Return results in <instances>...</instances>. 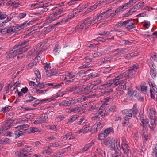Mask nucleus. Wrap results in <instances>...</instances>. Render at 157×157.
I'll return each instance as SVG.
<instances>
[{
    "label": "nucleus",
    "instance_id": "nucleus-16",
    "mask_svg": "<svg viewBox=\"0 0 157 157\" xmlns=\"http://www.w3.org/2000/svg\"><path fill=\"white\" fill-rule=\"evenodd\" d=\"M121 148L124 151V154L128 155L130 151L129 147L126 143H122Z\"/></svg>",
    "mask_w": 157,
    "mask_h": 157
},
{
    "label": "nucleus",
    "instance_id": "nucleus-59",
    "mask_svg": "<svg viewBox=\"0 0 157 157\" xmlns=\"http://www.w3.org/2000/svg\"><path fill=\"white\" fill-rule=\"evenodd\" d=\"M74 17L75 15H74L72 11L69 14L67 17L64 18L67 19V21L69 19H71Z\"/></svg>",
    "mask_w": 157,
    "mask_h": 157
},
{
    "label": "nucleus",
    "instance_id": "nucleus-25",
    "mask_svg": "<svg viewBox=\"0 0 157 157\" xmlns=\"http://www.w3.org/2000/svg\"><path fill=\"white\" fill-rule=\"evenodd\" d=\"M74 113H76L82 114L84 112V110L80 107L78 106L74 108Z\"/></svg>",
    "mask_w": 157,
    "mask_h": 157
},
{
    "label": "nucleus",
    "instance_id": "nucleus-37",
    "mask_svg": "<svg viewBox=\"0 0 157 157\" xmlns=\"http://www.w3.org/2000/svg\"><path fill=\"white\" fill-rule=\"evenodd\" d=\"M67 21V20L66 18H63L62 20H60L58 22H57L56 24H54L50 26L51 28V29H52L53 28H54L55 26L56 25H58V24L61 23H63L64 22H65Z\"/></svg>",
    "mask_w": 157,
    "mask_h": 157
},
{
    "label": "nucleus",
    "instance_id": "nucleus-9",
    "mask_svg": "<svg viewBox=\"0 0 157 157\" xmlns=\"http://www.w3.org/2000/svg\"><path fill=\"white\" fill-rule=\"evenodd\" d=\"M148 82L150 86L152 87L150 89L151 97V98L154 99L155 98L154 93H157V86L150 79H149Z\"/></svg>",
    "mask_w": 157,
    "mask_h": 157
},
{
    "label": "nucleus",
    "instance_id": "nucleus-38",
    "mask_svg": "<svg viewBox=\"0 0 157 157\" xmlns=\"http://www.w3.org/2000/svg\"><path fill=\"white\" fill-rule=\"evenodd\" d=\"M127 94L130 97L133 96L135 97L137 94V91L134 90H129L128 91Z\"/></svg>",
    "mask_w": 157,
    "mask_h": 157
},
{
    "label": "nucleus",
    "instance_id": "nucleus-32",
    "mask_svg": "<svg viewBox=\"0 0 157 157\" xmlns=\"http://www.w3.org/2000/svg\"><path fill=\"white\" fill-rule=\"evenodd\" d=\"M36 82L37 83L36 85V86L37 87L41 89L44 88L45 86H46V84L45 85L44 82H39V81L37 80V79H36Z\"/></svg>",
    "mask_w": 157,
    "mask_h": 157
},
{
    "label": "nucleus",
    "instance_id": "nucleus-23",
    "mask_svg": "<svg viewBox=\"0 0 157 157\" xmlns=\"http://www.w3.org/2000/svg\"><path fill=\"white\" fill-rule=\"evenodd\" d=\"M129 47L127 48H122L120 49H118L117 50V52L118 54L121 55L125 53L128 52L129 50Z\"/></svg>",
    "mask_w": 157,
    "mask_h": 157
},
{
    "label": "nucleus",
    "instance_id": "nucleus-46",
    "mask_svg": "<svg viewBox=\"0 0 157 157\" xmlns=\"http://www.w3.org/2000/svg\"><path fill=\"white\" fill-rule=\"evenodd\" d=\"M128 73L126 72H124L123 73L120 74L117 77V79L122 78L124 77H126L127 78Z\"/></svg>",
    "mask_w": 157,
    "mask_h": 157
},
{
    "label": "nucleus",
    "instance_id": "nucleus-57",
    "mask_svg": "<svg viewBox=\"0 0 157 157\" xmlns=\"http://www.w3.org/2000/svg\"><path fill=\"white\" fill-rule=\"evenodd\" d=\"M88 98V97L85 96V97H82L81 98H78L77 99V102H82L84 101L85 100H86V99Z\"/></svg>",
    "mask_w": 157,
    "mask_h": 157
},
{
    "label": "nucleus",
    "instance_id": "nucleus-45",
    "mask_svg": "<svg viewBox=\"0 0 157 157\" xmlns=\"http://www.w3.org/2000/svg\"><path fill=\"white\" fill-rule=\"evenodd\" d=\"M27 121V120L26 119H24L22 118L15 119L13 121L16 123H21L23 122H25Z\"/></svg>",
    "mask_w": 157,
    "mask_h": 157
},
{
    "label": "nucleus",
    "instance_id": "nucleus-43",
    "mask_svg": "<svg viewBox=\"0 0 157 157\" xmlns=\"http://www.w3.org/2000/svg\"><path fill=\"white\" fill-rule=\"evenodd\" d=\"M15 28V26L8 28V33H12L16 32Z\"/></svg>",
    "mask_w": 157,
    "mask_h": 157
},
{
    "label": "nucleus",
    "instance_id": "nucleus-2",
    "mask_svg": "<svg viewBox=\"0 0 157 157\" xmlns=\"http://www.w3.org/2000/svg\"><path fill=\"white\" fill-rule=\"evenodd\" d=\"M104 144L112 150L121 149L120 142L117 138H108L103 141Z\"/></svg>",
    "mask_w": 157,
    "mask_h": 157
},
{
    "label": "nucleus",
    "instance_id": "nucleus-54",
    "mask_svg": "<svg viewBox=\"0 0 157 157\" xmlns=\"http://www.w3.org/2000/svg\"><path fill=\"white\" fill-rule=\"evenodd\" d=\"M150 74L153 78H155L156 77V71L155 68L151 70Z\"/></svg>",
    "mask_w": 157,
    "mask_h": 157
},
{
    "label": "nucleus",
    "instance_id": "nucleus-3",
    "mask_svg": "<svg viewBox=\"0 0 157 157\" xmlns=\"http://www.w3.org/2000/svg\"><path fill=\"white\" fill-rule=\"evenodd\" d=\"M93 24L89 17H87L83 20L81 23L78 24L77 26L72 30V33H75L77 32L80 33L84 29L87 28Z\"/></svg>",
    "mask_w": 157,
    "mask_h": 157
},
{
    "label": "nucleus",
    "instance_id": "nucleus-50",
    "mask_svg": "<svg viewBox=\"0 0 157 157\" xmlns=\"http://www.w3.org/2000/svg\"><path fill=\"white\" fill-rule=\"evenodd\" d=\"M30 131L29 133H34L35 132H40V131L38 128L36 127H31L29 128Z\"/></svg>",
    "mask_w": 157,
    "mask_h": 157
},
{
    "label": "nucleus",
    "instance_id": "nucleus-5",
    "mask_svg": "<svg viewBox=\"0 0 157 157\" xmlns=\"http://www.w3.org/2000/svg\"><path fill=\"white\" fill-rule=\"evenodd\" d=\"M122 113L123 114L126 116L124 118L125 120L128 121L132 117V114H137L138 110L136 107L133 106L131 109H126L123 110Z\"/></svg>",
    "mask_w": 157,
    "mask_h": 157
},
{
    "label": "nucleus",
    "instance_id": "nucleus-35",
    "mask_svg": "<svg viewBox=\"0 0 157 157\" xmlns=\"http://www.w3.org/2000/svg\"><path fill=\"white\" fill-rule=\"evenodd\" d=\"M75 76V73L73 72L68 73L66 75L65 79H70Z\"/></svg>",
    "mask_w": 157,
    "mask_h": 157
},
{
    "label": "nucleus",
    "instance_id": "nucleus-15",
    "mask_svg": "<svg viewBox=\"0 0 157 157\" xmlns=\"http://www.w3.org/2000/svg\"><path fill=\"white\" fill-rule=\"evenodd\" d=\"M13 122V121L11 120H7L5 124L2 127V131L9 129Z\"/></svg>",
    "mask_w": 157,
    "mask_h": 157
},
{
    "label": "nucleus",
    "instance_id": "nucleus-31",
    "mask_svg": "<svg viewBox=\"0 0 157 157\" xmlns=\"http://www.w3.org/2000/svg\"><path fill=\"white\" fill-rule=\"evenodd\" d=\"M88 126L87 124L84 125V126L80 130H78L77 131L78 132L79 134L81 133H85L87 131H88L89 129H88Z\"/></svg>",
    "mask_w": 157,
    "mask_h": 157
},
{
    "label": "nucleus",
    "instance_id": "nucleus-29",
    "mask_svg": "<svg viewBox=\"0 0 157 157\" xmlns=\"http://www.w3.org/2000/svg\"><path fill=\"white\" fill-rule=\"evenodd\" d=\"M127 72L128 73L127 78L133 77L135 75V71L130 70L129 69L127 71Z\"/></svg>",
    "mask_w": 157,
    "mask_h": 157
},
{
    "label": "nucleus",
    "instance_id": "nucleus-30",
    "mask_svg": "<svg viewBox=\"0 0 157 157\" xmlns=\"http://www.w3.org/2000/svg\"><path fill=\"white\" fill-rule=\"evenodd\" d=\"M136 10L133 7L129 10V11L124 15V17H128L130 15H132L133 13L135 12Z\"/></svg>",
    "mask_w": 157,
    "mask_h": 157
},
{
    "label": "nucleus",
    "instance_id": "nucleus-33",
    "mask_svg": "<svg viewBox=\"0 0 157 157\" xmlns=\"http://www.w3.org/2000/svg\"><path fill=\"white\" fill-rule=\"evenodd\" d=\"M92 66V64L91 63H90L87 62L86 63L84 64L83 65L80 67H79V69H82L84 68H86L90 67Z\"/></svg>",
    "mask_w": 157,
    "mask_h": 157
},
{
    "label": "nucleus",
    "instance_id": "nucleus-1",
    "mask_svg": "<svg viewBox=\"0 0 157 157\" xmlns=\"http://www.w3.org/2000/svg\"><path fill=\"white\" fill-rule=\"evenodd\" d=\"M28 42L29 40H27L21 42V44L15 45L12 50L6 53L7 59L12 58L17 55L21 54L23 52L26 51L30 47L26 46L22 47V46Z\"/></svg>",
    "mask_w": 157,
    "mask_h": 157
},
{
    "label": "nucleus",
    "instance_id": "nucleus-10",
    "mask_svg": "<svg viewBox=\"0 0 157 157\" xmlns=\"http://www.w3.org/2000/svg\"><path fill=\"white\" fill-rule=\"evenodd\" d=\"M76 100L75 98H71L69 100H63L59 103L60 106H69L75 105L76 103Z\"/></svg>",
    "mask_w": 157,
    "mask_h": 157
},
{
    "label": "nucleus",
    "instance_id": "nucleus-11",
    "mask_svg": "<svg viewBox=\"0 0 157 157\" xmlns=\"http://www.w3.org/2000/svg\"><path fill=\"white\" fill-rule=\"evenodd\" d=\"M60 17L61 16H55V13H52L48 17H47L46 22L43 25V26H45L53 21L59 19Z\"/></svg>",
    "mask_w": 157,
    "mask_h": 157
},
{
    "label": "nucleus",
    "instance_id": "nucleus-42",
    "mask_svg": "<svg viewBox=\"0 0 157 157\" xmlns=\"http://www.w3.org/2000/svg\"><path fill=\"white\" fill-rule=\"evenodd\" d=\"M95 152L101 156H103V155H105V152L100 148H97Z\"/></svg>",
    "mask_w": 157,
    "mask_h": 157
},
{
    "label": "nucleus",
    "instance_id": "nucleus-58",
    "mask_svg": "<svg viewBox=\"0 0 157 157\" xmlns=\"http://www.w3.org/2000/svg\"><path fill=\"white\" fill-rule=\"evenodd\" d=\"M26 15V13L25 12L20 13L18 15L17 17L20 19H22L25 17Z\"/></svg>",
    "mask_w": 157,
    "mask_h": 157
},
{
    "label": "nucleus",
    "instance_id": "nucleus-4",
    "mask_svg": "<svg viewBox=\"0 0 157 157\" xmlns=\"http://www.w3.org/2000/svg\"><path fill=\"white\" fill-rule=\"evenodd\" d=\"M111 9H109L100 14H98L93 18L89 17L93 25H94L98 21L103 19L106 17L107 14L111 11Z\"/></svg>",
    "mask_w": 157,
    "mask_h": 157
},
{
    "label": "nucleus",
    "instance_id": "nucleus-17",
    "mask_svg": "<svg viewBox=\"0 0 157 157\" xmlns=\"http://www.w3.org/2000/svg\"><path fill=\"white\" fill-rule=\"evenodd\" d=\"M56 10V11L54 12L55 14L60 15V14L64 11L65 9L64 8L61 7L59 8H57V7H54L52 8L51 10Z\"/></svg>",
    "mask_w": 157,
    "mask_h": 157
},
{
    "label": "nucleus",
    "instance_id": "nucleus-49",
    "mask_svg": "<svg viewBox=\"0 0 157 157\" xmlns=\"http://www.w3.org/2000/svg\"><path fill=\"white\" fill-rule=\"evenodd\" d=\"M100 122H97L94 126V128H96V131H97L99 129H101L102 128L101 123Z\"/></svg>",
    "mask_w": 157,
    "mask_h": 157
},
{
    "label": "nucleus",
    "instance_id": "nucleus-8",
    "mask_svg": "<svg viewBox=\"0 0 157 157\" xmlns=\"http://www.w3.org/2000/svg\"><path fill=\"white\" fill-rule=\"evenodd\" d=\"M44 45V44L42 43L38 44L34 49L28 52L29 56H31L33 52H37V56L40 57V56H39L40 52L45 50Z\"/></svg>",
    "mask_w": 157,
    "mask_h": 157
},
{
    "label": "nucleus",
    "instance_id": "nucleus-41",
    "mask_svg": "<svg viewBox=\"0 0 157 157\" xmlns=\"http://www.w3.org/2000/svg\"><path fill=\"white\" fill-rule=\"evenodd\" d=\"M39 117L41 120L42 123H44L47 121L48 120V118L47 116H43V115L40 116H39Z\"/></svg>",
    "mask_w": 157,
    "mask_h": 157
},
{
    "label": "nucleus",
    "instance_id": "nucleus-14",
    "mask_svg": "<svg viewBox=\"0 0 157 157\" xmlns=\"http://www.w3.org/2000/svg\"><path fill=\"white\" fill-rule=\"evenodd\" d=\"M125 27L128 30H130L136 27L134 21L132 19L125 21Z\"/></svg>",
    "mask_w": 157,
    "mask_h": 157
},
{
    "label": "nucleus",
    "instance_id": "nucleus-26",
    "mask_svg": "<svg viewBox=\"0 0 157 157\" xmlns=\"http://www.w3.org/2000/svg\"><path fill=\"white\" fill-rule=\"evenodd\" d=\"M54 54L58 55L61 51V47L59 44H56L53 50Z\"/></svg>",
    "mask_w": 157,
    "mask_h": 157
},
{
    "label": "nucleus",
    "instance_id": "nucleus-63",
    "mask_svg": "<svg viewBox=\"0 0 157 157\" xmlns=\"http://www.w3.org/2000/svg\"><path fill=\"white\" fill-rule=\"evenodd\" d=\"M34 72L37 78L40 80L41 78V76L39 71L35 70L34 71Z\"/></svg>",
    "mask_w": 157,
    "mask_h": 157
},
{
    "label": "nucleus",
    "instance_id": "nucleus-21",
    "mask_svg": "<svg viewBox=\"0 0 157 157\" xmlns=\"http://www.w3.org/2000/svg\"><path fill=\"white\" fill-rule=\"evenodd\" d=\"M91 69H89L86 71L81 70L78 72L77 74L76 77L78 78L79 77H83L85 76V74L87 73L88 72L90 71H91Z\"/></svg>",
    "mask_w": 157,
    "mask_h": 157
},
{
    "label": "nucleus",
    "instance_id": "nucleus-28",
    "mask_svg": "<svg viewBox=\"0 0 157 157\" xmlns=\"http://www.w3.org/2000/svg\"><path fill=\"white\" fill-rule=\"evenodd\" d=\"M78 115L71 116L70 118L68 119L67 123H71L75 121L78 117Z\"/></svg>",
    "mask_w": 157,
    "mask_h": 157
},
{
    "label": "nucleus",
    "instance_id": "nucleus-40",
    "mask_svg": "<svg viewBox=\"0 0 157 157\" xmlns=\"http://www.w3.org/2000/svg\"><path fill=\"white\" fill-rule=\"evenodd\" d=\"M94 144V142L92 141L90 143H89L86 145L84 147L83 150L84 151H86L90 148L92 145Z\"/></svg>",
    "mask_w": 157,
    "mask_h": 157
},
{
    "label": "nucleus",
    "instance_id": "nucleus-52",
    "mask_svg": "<svg viewBox=\"0 0 157 157\" xmlns=\"http://www.w3.org/2000/svg\"><path fill=\"white\" fill-rule=\"evenodd\" d=\"M107 136L104 132H102L99 135L98 139L99 140H104Z\"/></svg>",
    "mask_w": 157,
    "mask_h": 157
},
{
    "label": "nucleus",
    "instance_id": "nucleus-18",
    "mask_svg": "<svg viewBox=\"0 0 157 157\" xmlns=\"http://www.w3.org/2000/svg\"><path fill=\"white\" fill-rule=\"evenodd\" d=\"M29 23H28L26 24V22H24L23 24L19 25H16L15 26L17 31H19L20 30L23 29L25 27L27 26V25H29Z\"/></svg>",
    "mask_w": 157,
    "mask_h": 157
},
{
    "label": "nucleus",
    "instance_id": "nucleus-47",
    "mask_svg": "<svg viewBox=\"0 0 157 157\" xmlns=\"http://www.w3.org/2000/svg\"><path fill=\"white\" fill-rule=\"evenodd\" d=\"M88 76L89 78H92L98 76L99 74L95 72H94L89 74Z\"/></svg>",
    "mask_w": 157,
    "mask_h": 157
},
{
    "label": "nucleus",
    "instance_id": "nucleus-24",
    "mask_svg": "<svg viewBox=\"0 0 157 157\" xmlns=\"http://www.w3.org/2000/svg\"><path fill=\"white\" fill-rule=\"evenodd\" d=\"M121 89H123L124 90H128L130 89L131 87V85L130 82H127L123 85H121L120 86Z\"/></svg>",
    "mask_w": 157,
    "mask_h": 157
},
{
    "label": "nucleus",
    "instance_id": "nucleus-51",
    "mask_svg": "<svg viewBox=\"0 0 157 157\" xmlns=\"http://www.w3.org/2000/svg\"><path fill=\"white\" fill-rule=\"evenodd\" d=\"M113 128L109 127L105 130L103 132L105 134V135L107 136L109 134L113 131Z\"/></svg>",
    "mask_w": 157,
    "mask_h": 157
},
{
    "label": "nucleus",
    "instance_id": "nucleus-6",
    "mask_svg": "<svg viewBox=\"0 0 157 157\" xmlns=\"http://www.w3.org/2000/svg\"><path fill=\"white\" fill-rule=\"evenodd\" d=\"M49 6V3H46L45 4H41L40 3L33 4L31 5V8L32 9H34L36 8L39 7H42L43 8L41 10V12H37L36 13V14H41L43 12L47 11L48 9L46 7Z\"/></svg>",
    "mask_w": 157,
    "mask_h": 157
},
{
    "label": "nucleus",
    "instance_id": "nucleus-7",
    "mask_svg": "<svg viewBox=\"0 0 157 157\" xmlns=\"http://www.w3.org/2000/svg\"><path fill=\"white\" fill-rule=\"evenodd\" d=\"M119 79H117V77L115 79H113L107 82L106 84L104 85V86L106 87H114L115 86H118V85L121 84H123L124 82V80H119Z\"/></svg>",
    "mask_w": 157,
    "mask_h": 157
},
{
    "label": "nucleus",
    "instance_id": "nucleus-53",
    "mask_svg": "<svg viewBox=\"0 0 157 157\" xmlns=\"http://www.w3.org/2000/svg\"><path fill=\"white\" fill-rule=\"evenodd\" d=\"M0 141L1 143L5 144L10 143L11 142V141L9 139L7 138H6L4 139H2Z\"/></svg>",
    "mask_w": 157,
    "mask_h": 157
},
{
    "label": "nucleus",
    "instance_id": "nucleus-60",
    "mask_svg": "<svg viewBox=\"0 0 157 157\" xmlns=\"http://www.w3.org/2000/svg\"><path fill=\"white\" fill-rule=\"evenodd\" d=\"M125 21H120L118 22L117 24H116L115 26L117 28L121 27L122 26L124 25H125Z\"/></svg>",
    "mask_w": 157,
    "mask_h": 157
},
{
    "label": "nucleus",
    "instance_id": "nucleus-34",
    "mask_svg": "<svg viewBox=\"0 0 157 157\" xmlns=\"http://www.w3.org/2000/svg\"><path fill=\"white\" fill-rule=\"evenodd\" d=\"M148 120L147 119H142L140 122L141 125L144 128L146 127L147 124L148 123Z\"/></svg>",
    "mask_w": 157,
    "mask_h": 157
},
{
    "label": "nucleus",
    "instance_id": "nucleus-13",
    "mask_svg": "<svg viewBox=\"0 0 157 157\" xmlns=\"http://www.w3.org/2000/svg\"><path fill=\"white\" fill-rule=\"evenodd\" d=\"M148 115L151 119V122L155 123L156 120V113L154 107H152L151 109H149L147 111Z\"/></svg>",
    "mask_w": 157,
    "mask_h": 157
},
{
    "label": "nucleus",
    "instance_id": "nucleus-22",
    "mask_svg": "<svg viewBox=\"0 0 157 157\" xmlns=\"http://www.w3.org/2000/svg\"><path fill=\"white\" fill-rule=\"evenodd\" d=\"M50 146L54 148L56 147H63V143L60 142H55L54 143H52L50 144Z\"/></svg>",
    "mask_w": 157,
    "mask_h": 157
},
{
    "label": "nucleus",
    "instance_id": "nucleus-48",
    "mask_svg": "<svg viewBox=\"0 0 157 157\" xmlns=\"http://www.w3.org/2000/svg\"><path fill=\"white\" fill-rule=\"evenodd\" d=\"M102 119V118H101V117H100V116H99L98 115L95 116L92 118V120L94 121H101Z\"/></svg>",
    "mask_w": 157,
    "mask_h": 157
},
{
    "label": "nucleus",
    "instance_id": "nucleus-64",
    "mask_svg": "<svg viewBox=\"0 0 157 157\" xmlns=\"http://www.w3.org/2000/svg\"><path fill=\"white\" fill-rule=\"evenodd\" d=\"M131 6V4L129 2L124 4V5H122V7L124 8V10H126L128 9Z\"/></svg>",
    "mask_w": 157,
    "mask_h": 157
},
{
    "label": "nucleus",
    "instance_id": "nucleus-19",
    "mask_svg": "<svg viewBox=\"0 0 157 157\" xmlns=\"http://www.w3.org/2000/svg\"><path fill=\"white\" fill-rule=\"evenodd\" d=\"M26 97L27 99L26 101V103L32 102L33 101L35 100L36 101H35V102H36L37 101V100H36V98L32 96L30 94L26 95Z\"/></svg>",
    "mask_w": 157,
    "mask_h": 157
},
{
    "label": "nucleus",
    "instance_id": "nucleus-61",
    "mask_svg": "<svg viewBox=\"0 0 157 157\" xmlns=\"http://www.w3.org/2000/svg\"><path fill=\"white\" fill-rule=\"evenodd\" d=\"M48 140L52 141V140H55L57 139L56 136V135L51 136H50L47 138Z\"/></svg>",
    "mask_w": 157,
    "mask_h": 157
},
{
    "label": "nucleus",
    "instance_id": "nucleus-39",
    "mask_svg": "<svg viewBox=\"0 0 157 157\" xmlns=\"http://www.w3.org/2000/svg\"><path fill=\"white\" fill-rule=\"evenodd\" d=\"M144 2H140L137 5H135L133 7L135 8L136 11L139 10L140 8L143 7L144 6Z\"/></svg>",
    "mask_w": 157,
    "mask_h": 157
},
{
    "label": "nucleus",
    "instance_id": "nucleus-62",
    "mask_svg": "<svg viewBox=\"0 0 157 157\" xmlns=\"http://www.w3.org/2000/svg\"><path fill=\"white\" fill-rule=\"evenodd\" d=\"M140 87L141 91L144 93H146L147 86H142Z\"/></svg>",
    "mask_w": 157,
    "mask_h": 157
},
{
    "label": "nucleus",
    "instance_id": "nucleus-56",
    "mask_svg": "<svg viewBox=\"0 0 157 157\" xmlns=\"http://www.w3.org/2000/svg\"><path fill=\"white\" fill-rule=\"evenodd\" d=\"M12 4L14 5L13 7L16 8L19 5L18 0H12Z\"/></svg>",
    "mask_w": 157,
    "mask_h": 157
},
{
    "label": "nucleus",
    "instance_id": "nucleus-36",
    "mask_svg": "<svg viewBox=\"0 0 157 157\" xmlns=\"http://www.w3.org/2000/svg\"><path fill=\"white\" fill-rule=\"evenodd\" d=\"M78 88V86L75 85H73L68 88L67 89V91L69 92H72L74 91Z\"/></svg>",
    "mask_w": 157,
    "mask_h": 157
},
{
    "label": "nucleus",
    "instance_id": "nucleus-55",
    "mask_svg": "<svg viewBox=\"0 0 157 157\" xmlns=\"http://www.w3.org/2000/svg\"><path fill=\"white\" fill-rule=\"evenodd\" d=\"M23 133V132L20 130H17L15 131L14 134L16 136V138H17L19 137L20 136L22 135Z\"/></svg>",
    "mask_w": 157,
    "mask_h": 157
},
{
    "label": "nucleus",
    "instance_id": "nucleus-12",
    "mask_svg": "<svg viewBox=\"0 0 157 157\" xmlns=\"http://www.w3.org/2000/svg\"><path fill=\"white\" fill-rule=\"evenodd\" d=\"M32 150L31 147H27L22 149L20 151V156L22 157H30L31 154L29 153Z\"/></svg>",
    "mask_w": 157,
    "mask_h": 157
},
{
    "label": "nucleus",
    "instance_id": "nucleus-27",
    "mask_svg": "<svg viewBox=\"0 0 157 157\" xmlns=\"http://www.w3.org/2000/svg\"><path fill=\"white\" fill-rule=\"evenodd\" d=\"M46 74L48 77H49L55 75L56 74V72L53 70L50 69L46 70Z\"/></svg>",
    "mask_w": 157,
    "mask_h": 157
},
{
    "label": "nucleus",
    "instance_id": "nucleus-44",
    "mask_svg": "<svg viewBox=\"0 0 157 157\" xmlns=\"http://www.w3.org/2000/svg\"><path fill=\"white\" fill-rule=\"evenodd\" d=\"M11 107L10 106H6L4 107H2L1 109V111L3 113H5L9 111L11 109Z\"/></svg>",
    "mask_w": 157,
    "mask_h": 157
},
{
    "label": "nucleus",
    "instance_id": "nucleus-20",
    "mask_svg": "<svg viewBox=\"0 0 157 157\" xmlns=\"http://www.w3.org/2000/svg\"><path fill=\"white\" fill-rule=\"evenodd\" d=\"M32 92L39 94H45L48 91L47 90H40L36 88H33L31 89Z\"/></svg>",
    "mask_w": 157,
    "mask_h": 157
}]
</instances>
